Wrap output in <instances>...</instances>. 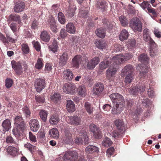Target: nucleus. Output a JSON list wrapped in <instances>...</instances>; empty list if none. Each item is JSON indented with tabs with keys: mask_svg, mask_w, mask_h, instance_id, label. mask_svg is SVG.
<instances>
[{
	"mask_svg": "<svg viewBox=\"0 0 161 161\" xmlns=\"http://www.w3.org/2000/svg\"><path fill=\"white\" fill-rule=\"evenodd\" d=\"M143 106L147 107L148 108H150L152 109L154 107V105L152 103V101L148 98H146L144 100L142 103Z\"/></svg>",
	"mask_w": 161,
	"mask_h": 161,
	"instance_id": "nucleus-34",
	"label": "nucleus"
},
{
	"mask_svg": "<svg viewBox=\"0 0 161 161\" xmlns=\"http://www.w3.org/2000/svg\"><path fill=\"white\" fill-rule=\"evenodd\" d=\"M114 123L118 130L123 131L124 129V125L123 122L121 120L116 119L115 120Z\"/></svg>",
	"mask_w": 161,
	"mask_h": 161,
	"instance_id": "nucleus-27",
	"label": "nucleus"
},
{
	"mask_svg": "<svg viewBox=\"0 0 161 161\" xmlns=\"http://www.w3.org/2000/svg\"><path fill=\"white\" fill-rule=\"evenodd\" d=\"M71 42V44L77 46L79 44L80 40L77 37H73L70 40Z\"/></svg>",
	"mask_w": 161,
	"mask_h": 161,
	"instance_id": "nucleus-53",
	"label": "nucleus"
},
{
	"mask_svg": "<svg viewBox=\"0 0 161 161\" xmlns=\"http://www.w3.org/2000/svg\"><path fill=\"white\" fill-rule=\"evenodd\" d=\"M112 142L110 139L107 137L105 138V139L102 142V145L105 147H108L111 145Z\"/></svg>",
	"mask_w": 161,
	"mask_h": 161,
	"instance_id": "nucleus-44",
	"label": "nucleus"
},
{
	"mask_svg": "<svg viewBox=\"0 0 161 161\" xmlns=\"http://www.w3.org/2000/svg\"><path fill=\"white\" fill-rule=\"evenodd\" d=\"M76 88L75 84L72 83H69L64 85L63 91L66 93L73 95L75 93Z\"/></svg>",
	"mask_w": 161,
	"mask_h": 161,
	"instance_id": "nucleus-6",
	"label": "nucleus"
},
{
	"mask_svg": "<svg viewBox=\"0 0 161 161\" xmlns=\"http://www.w3.org/2000/svg\"><path fill=\"white\" fill-rule=\"evenodd\" d=\"M96 33L97 36L102 38L104 37L106 34L105 30L102 28L97 29L96 31Z\"/></svg>",
	"mask_w": 161,
	"mask_h": 161,
	"instance_id": "nucleus-35",
	"label": "nucleus"
},
{
	"mask_svg": "<svg viewBox=\"0 0 161 161\" xmlns=\"http://www.w3.org/2000/svg\"><path fill=\"white\" fill-rule=\"evenodd\" d=\"M85 152L87 153H92L95 152L97 153L99 152L98 148L92 145H89L85 149Z\"/></svg>",
	"mask_w": 161,
	"mask_h": 161,
	"instance_id": "nucleus-25",
	"label": "nucleus"
},
{
	"mask_svg": "<svg viewBox=\"0 0 161 161\" xmlns=\"http://www.w3.org/2000/svg\"><path fill=\"white\" fill-rule=\"evenodd\" d=\"M64 160L66 161H75L78 158L77 153L75 151L66 152L63 156Z\"/></svg>",
	"mask_w": 161,
	"mask_h": 161,
	"instance_id": "nucleus-5",
	"label": "nucleus"
},
{
	"mask_svg": "<svg viewBox=\"0 0 161 161\" xmlns=\"http://www.w3.org/2000/svg\"><path fill=\"white\" fill-rule=\"evenodd\" d=\"M77 92L78 95L83 97L86 96L87 94L86 88L84 85L78 86L77 89Z\"/></svg>",
	"mask_w": 161,
	"mask_h": 161,
	"instance_id": "nucleus-22",
	"label": "nucleus"
},
{
	"mask_svg": "<svg viewBox=\"0 0 161 161\" xmlns=\"http://www.w3.org/2000/svg\"><path fill=\"white\" fill-rule=\"evenodd\" d=\"M59 118L58 115L54 114L52 115L50 119L49 122L53 125H56L59 121Z\"/></svg>",
	"mask_w": 161,
	"mask_h": 161,
	"instance_id": "nucleus-31",
	"label": "nucleus"
},
{
	"mask_svg": "<svg viewBox=\"0 0 161 161\" xmlns=\"http://www.w3.org/2000/svg\"><path fill=\"white\" fill-rule=\"evenodd\" d=\"M119 19L121 24L123 26H125L128 24V21L125 17L121 16Z\"/></svg>",
	"mask_w": 161,
	"mask_h": 161,
	"instance_id": "nucleus-51",
	"label": "nucleus"
},
{
	"mask_svg": "<svg viewBox=\"0 0 161 161\" xmlns=\"http://www.w3.org/2000/svg\"><path fill=\"white\" fill-rule=\"evenodd\" d=\"M58 18L59 22L61 24L65 23L66 19L64 14L61 12H59L58 15Z\"/></svg>",
	"mask_w": 161,
	"mask_h": 161,
	"instance_id": "nucleus-46",
	"label": "nucleus"
},
{
	"mask_svg": "<svg viewBox=\"0 0 161 161\" xmlns=\"http://www.w3.org/2000/svg\"><path fill=\"white\" fill-rule=\"evenodd\" d=\"M135 43L136 42L135 40H130L129 41L127 42L126 45L128 48L130 49L131 47H133L135 46Z\"/></svg>",
	"mask_w": 161,
	"mask_h": 161,
	"instance_id": "nucleus-60",
	"label": "nucleus"
},
{
	"mask_svg": "<svg viewBox=\"0 0 161 161\" xmlns=\"http://www.w3.org/2000/svg\"><path fill=\"white\" fill-rule=\"evenodd\" d=\"M83 140L85 143L87 142L88 141L87 132L84 130H82L79 133V136L76 137L75 140V142L77 144L82 143Z\"/></svg>",
	"mask_w": 161,
	"mask_h": 161,
	"instance_id": "nucleus-8",
	"label": "nucleus"
},
{
	"mask_svg": "<svg viewBox=\"0 0 161 161\" xmlns=\"http://www.w3.org/2000/svg\"><path fill=\"white\" fill-rule=\"evenodd\" d=\"M23 112L26 117L29 118L31 116V111L27 106H25L23 107Z\"/></svg>",
	"mask_w": 161,
	"mask_h": 161,
	"instance_id": "nucleus-50",
	"label": "nucleus"
},
{
	"mask_svg": "<svg viewBox=\"0 0 161 161\" xmlns=\"http://www.w3.org/2000/svg\"><path fill=\"white\" fill-rule=\"evenodd\" d=\"M120 104H118V106H114L112 110V113L113 114H119L121 112V107H119Z\"/></svg>",
	"mask_w": 161,
	"mask_h": 161,
	"instance_id": "nucleus-47",
	"label": "nucleus"
},
{
	"mask_svg": "<svg viewBox=\"0 0 161 161\" xmlns=\"http://www.w3.org/2000/svg\"><path fill=\"white\" fill-rule=\"evenodd\" d=\"M25 148L29 150L31 152L35 149V146L31 145L29 143H27L24 145Z\"/></svg>",
	"mask_w": 161,
	"mask_h": 161,
	"instance_id": "nucleus-62",
	"label": "nucleus"
},
{
	"mask_svg": "<svg viewBox=\"0 0 161 161\" xmlns=\"http://www.w3.org/2000/svg\"><path fill=\"white\" fill-rule=\"evenodd\" d=\"M13 80L10 79H7L5 80V86L7 88H9L11 87L13 84Z\"/></svg>",
	"mask_w": 161,
	"mask_h": 161,
	"instance_id": "nucleus-56",
	"label": "nucleus"
},
{
	"mask_svg": "<svg viewBox=\"0 0 161 161\" xmlns=\"http://www.w3.org/2000/svg\"><path fill=\"white\" fill-rule=\"evenodd\" d=\"M84 107L86 111L89 114H92L93 110V108L89 103L88 102H86Z\"/></svg>",
	"mask_w": 161,
	"mask_h": 161,
	"instance_id": "nucleus-36",
	"label": "nucleus"
},
{
	"mask_svg": "<svg viewBox=\"0 0 161 161\" xmlns=\"http://www.w3.org/2000/svg\"><path fill=\"white\" fill-rule=\"evenodd\" d=\"M133 70V66L130 64L127 65L122 69L121 75L122 77H124L126 75L132 74Z\"/></svg>",
	"mask_w": 161,
	"mask_h": 161,
	"instance_id": "nucleus-15",
	"label": "nucleus"
},
{
	"mask_svg": "<svg viewBox=\"0 0 161 161\" xmlns=\"http://www.w3.org/2000/svg\"><path fill=\"white\" fill-rule=\"evenodd\" d=\"M66 122L69 124L78 125H80L81 119L77 115L69 116L66 118Z\"/></svg>",
	"mask_w": 161,
	"mask_h": 161,
	"instance_id": "nucleus-7",
	"label": "nucleus"
},
{
	"mask_svg": "<svg viewBox=\"0 0 161 161\" xmlns=\"http://www.w3.org/2000/svg\"><path fill=\"white\" fill-rule=\"evenodd\" d=\"M104 88L103 85L101 83L95 84L93 87L92 93L94 94L99 95L103 92Z\"/></svg>",
	"mask_w": 161,
	"mask_h": 161,
	"instance_id": "nucleus-13",
	"label": "nucleus"
},
{
	"mask_svg": "<svg viewBox=\"0 0 161 161\" xmlns=\"http://www.w3.org/2000/svg\"><path fill=\"white\" fill-rule=\"evenodd\" d=\"M132 57L131 54H126L124 55L119 54L118 55L113 58L116 64H120L122 62L130 59Z\"/></svg>",
	"mask_w": 161,
	"mask_h": 161,
	"instance_id": "nucleus-4",
	"label": "nucleus"
},
{
	"mask_svg": "<svg viewBox=\"0 0 161 161\" xmlns=\"http://www.w3.org/2000/svg\"><path fill=\"white\" fill-rule=\"evenodd\" d=\"M133 78L132 74L127 75L125 77V81L126 83H130L133 80Z\"/></svg>",
	"mask_w": 161,
	"mask_h": 161,
	"instance_id": "nucleus-58",
	"label": "nucleus"
},
{
	"mask_svg": "<svg viewBox=\"0 0 161 161\" xmlns=\"http://www.w3.org/2000/svg\"><path fill=\"white\" fill-rule=\"evenodd\" d=\"M58 48L57 41L54 40L52 45L49 47V48L53 53H55L57 51Z\"/></svg>",
	"mask_w": 161,
	"mask_h": 161,
	"instance_id": "nucleus-38",
	"label": "nucleus"
},
{
	"mask_svg": "<svg viewBox=\"0 0 161 161\" xmlns=\"http://www.w3.org/2000/svg\"><path fill=\"white\" fill-rule=\"evenodd\" d=\"M49 134L50 136L53 139H57L59 137L58 131L56 128H53L50 130Z\"/></svg>",
	"mask_w": 161,
	"mask_h": 161,
	"instance_id": "nucleus-26",
	"label": "nucleus"
},
{
	"mask_svg": "<svg viewBox=\"0 0 161 161\" xmlns=\"http://www.w3.org/2000/svg\"><path fill=\"white\" fill-rule=\"evenodd\" d=\"M128 90L129 92L131 94L135 95L139 92H140V89L137 87H133L128 89Z\"/></svg>",
	"mask_w": 161,
	"mask_h": 161,
	"instance_id": "nucleus-48",
	"label": "nucleus"
},
{
	"mask_svg": "<svg viewBox=\"0 0 161 161\" xmlns=\"http://www.w3.org/2000/svg\"><path fill=\"white\" fill-rule=\"evenodd\" d=\"M88 14V12L86 10H81L79 13V15L80 17L86 18Z\"/></svg>",
	"mask_w": 161,
	"mask_h": 161,
	"instance_id": "nucleus-59",
	"label": "nucleus"
},
{
	"mask_svg": "<svg viewBox=\"0 0 161 161\" xmlns=\"http://www.w3.org/2000/svg\"><path fill=\"white\" fill-rule=\"evenodd\" d=\"M6 142L7 143L16 144V142L11 136H8L6 138Z\"/></svg>",
	"mask_w": 161,
	"mask_h": 161,
	"instance_id": "nucleus-61",
	"label": "nucleus"
},
{
	"mask_svg": "<svg viewBox=\"0 0 161 161\" xmlns=\"http://www.w3.org/2000/svg\"><path fill=\"white\" fill-rule=\"evenodd\" d=\"M13 133L16 138H18L20 136L21 132L20 130L17 128H15L13 129Z\"/></svg>",
	"mask_w": 161,
	"mask_h": 161,
	"instance_id": "nucleus-54",
	"label": "nucleus"
},
{
	"mask_svg": "<svg viewBox=\"0 0 161 161\" xmlns=\"http://www.w3.org/2000/svg\"><path fill=\"white\" fill-rule=\"evenodd\" d=\"M72 135L69 130H65L62 136L61 139L66 144H69L72 142Z\"/></svg>",
	"mask_w": 161,
	"mask_h": 161,
	"instance_id": "nucleus-11",
	"label": "nucleus"
},
{
	"mask_svg": "<svg viewBox=\"0 0 161 161\" xmlns=\"http://www.w3.org/2000/svg\"><path fill=\"white\" fill-rule=\"evenodd\" d=\"M14 121L15 124L21 129V130L25 128V125L21 117L16 116L14 119Z\"/></svg>",
	"mask_w": 161,
	"mask_h": 161,
	"instance_id": "nucleus-20",
	"label": "nucleus"
},
{
	"mask_svg": "<svg viewBox=\"0 0 161 161\" xmlns=\"http://www.w3.org/2000/svg\"><path fill=\"white\" fill-rule=\"evenodd\" d=\"M40 38L42 41L45 42H48L50 39V36L49 34L46 31H44L41 32Z\"/></svg>",
	"mask_w": 161,
	"mask_h": 161,
	"instance_id": "nucleus-28",
	"label": "nucleus"
},
{
	"mask_svg": "<svg viewBox=\"0 0 161 161\" xmlns=\"http://www.w3.org/2000/svg\"><path fill=\"white\" fill-rule=\"evenodd\" d=\"M66 30L68 32L75 34L76 31V28L72 23H69L66 25Z\"/></svg>",
	"mask_w": 161,
	"mask_h": 161,
	"instance_id": "nucleus-30",
	"label": "nucleus"
},
{
	"mask_svg": "<svg viewBox=\"0 0 161 161\" xmlns=\"http://www.w3.org/2000/svg\"><path fill=\"white\" fill-rule=\"evenodd\" d=\"M2 126L3 130L4 132L8 131L11 127L10 121L8 119L5 120L3 121Z\"/></svg>",
	"mask_w": 161,
	"mask_h": 161,
	"instance_id": "nucleus-21",
	"label": "nucleus"
},
{
	"mask_svg": "<svg viewBox=\"0 0 161 161\" xmlns=\"http://www.w3.org/2000/svg\"><path fill=\"white\" fill-rule=\"evenodd\" d=\"M142 74H146L148 72L147 65L149 63V58L146 53L142 54Z\"/></svg>",
	"mask_w": 161,
	"mask_h": 161,
	"instance_id": "nucleus-3",
	"label": "nucleus"
},
{
	"mask_svg": "<svg viewBox=\"0 0 161 161\" xmlns=\"http://www.w3.org/2000/svg\"><path fill=\"white\" fill-rule=\"evenodd\" d=\"M34 86L37 92H40L45 87V81L43 79H37L35 81Z\"/></svg>",
	"mask_w": 161,
	"mask_h": 161,
	"instance_id": "nucleus-12",
	"label": "nucleus"
},
{
	"mask_svg": "<svg viewBox=\"0 0 161 161\" xmlns=\"http://www.w3.org/2000/svg\"><path fill=\"white\" fill-rule=\"evenodd\" d=\"M128 36V32L125 30H124L120 33L119 36V38L121 41H123L127 39Z\"/></svg>",
	"mask_w": 161,
	"mask_h": 161,
	"instance_id": "nucleus-39",
	"label": "nucleus"
},
{
	"mask_svg": "<svg viewBox=\"0 0 161 161\" xmlns=\"http://www.w3.org/2000/svg\"><path fill=\"white\" fill-rule=\"evenodd\" d=\"M90 130L93 132V136L96 138H100L102 137L101 132L97 128L96 125L91 124L89 126Z\"/></svg>",
	"mask_w": 161,
	"mask_h": 161,
	"instance_id": "nucleus-14",
	"label": "nucleus"
},
{
	"mask_svg": "<svg viewBox=\"0 0 161 161\" xmlns=\"http://www.w3.org/2000/svg\"><path fill=\"white\" fill-rule=\"evenodd\" d=\"M143 38L145 41L148 42L149 45H152L154 46L155 44V42L151 38L149 35H144L143 36Z\"/></svg>",
	"mask_w": 161,
	"mask_h": 161,
	"instance_id": "nucleus-40",
	"label": "nucleus"
},
{
	"mask_svg": "<svg viewBox=\"0 0 161 161\" xmlns=\"http://www.w3.org/2000/svg\"><path fill=\"white\" fill-rule=\"evenodd\" d=\"M153 33L156 37L158 38L161 37V32L158 29L156 28H154Z\"/></svg>",
	"mask_w": 161,
	"mask_h": 161,
	"instance_id": "nucleus-64",
	"label": "nucleus"
},
{
	"mask_svg": "<svg viewBox=\"0 0 161 161\" xmlns=\"http://www.w3.org/2000/svg\"><path fill=\"white\" fill-rule=\"evenodd\" d=\"M7 149L8 152H9L11 155H13L16 154L18 151V150L17 148L12 146L8 147Z\"/></svg>",
	"mask_w": 161,
	"mask_h": 161,
	"instance_id": "nucleus-49",
	"label": "nucleus"
},
{
	"mask_svg": "<svg viewBox=\"0 0 161 161\" xmlns=\"http://www.w3.org/2000/svg\"><path fill=\"white\" fill-rule=\"evenodd\" d=\"M11 65L12 68L14 70L17 75H21L23 73V68L21 64L19 62H17L15 61H12Z\"/></svg>",
	"mask_w": 161,
	"mask_h": 161,
	"instance_id": "nucleus-10",
	"label": "nucleus"
},
{
	"mask_svg": "<svg viewBox=\"0 0 161 161\" xmlns=\"http://www.w3.org/2000/svg\"><path fill=\"white\" fill-rule=\"evenodd\" d=\"M110 64H111V65L106 72V77L110 81L113 80V77L117 71V64H115L114 61L113 60V58H108L107 60H105L101 62L99 65V68L103 70L106 68Z\"/></svg>",
	"mask_w": 161,
	"mask_h": 161,
	"instance_id": "nucleus-1",
	"label": "nucleus"
},
{
	"mask_svg": "<svg viewBox=\"0 0 161 161\" xmlns=\"http://www.w3.org/2000/svg\"><path fill=\"white\" fill-rule=\"evenodd\" d=\"M50 27L52 31L54 32H56L58 29L57 28L56 23L53 18H51L49 22Z\"/></svg>",
	"mask_w": 161,
	"mask_h": 161,
	"instance_id": "nucleus-32",
	"label": "nucleus"
},
{
	"mask_svg": "<svg viewBox=\"0 0 161 161\" xmlns=\"http://www.w3.org/2000/svg\"><path fill=\"white\" fill-rule=\"evenodd\" d=\"M95 43L96 47L99 49H103L105 48V43L103 41H100L96 40L95 41Z\"/></svg>",
	"mask_w": 161,
	"mask_h": 161,
	"instance_id": "nucleus-43",
	"label": "nucleus"
},
{
	"mask_svg": "<svg viewBox=\"0 0 161 161\" xmlns=\"http://www.w3.org/2000/svg\"><path fill=\"white\" fill-rule=\"evenodd\" d=\"M21 46L22 50L24 53L27 54L29 53V47L26 43H23L21 44Z\"/></svg>",
	"mask_w": 161,
	"mask_h": 161,
	"instance_id": "nucleus-52",
	"label": "nucleus"
},
{
	"mask_svg": "<svg viewBox=\"0 0 161 161\" xmlns=\"http://www.w3.org/2000/svg\"><path fill=\"white\" fill-rule=\"evenodd\" d=\"M68 59V55L67 53H63L62 55L60 56L59 58V62L60 65L63 66L65 65Z\"/></svg>",
	"mask_w": 161,
	"mask_h": 161,
	"instance_id": "nucleus-23",
	"label": "nucleus"
},
{
	"mask_svg": "<svg viewBox=\"0 0 161 161\" xmlns=\"http://www.w3.org/2000/svg\"><path fill=\"white\" fill-rule=\"evenodd\" d=\"M100 62L99 58L98 57H95L92 59L87 64V67L89 69H93Z\"/></svg>",
	"mask_w": 161,
	"mask_h": 161,
	"instance_id": "nucleus-16",
	"label": "nucleus"
},
{
	"mask_svg": "<svg viewBox=\"0 0 161 161\" xmlns=\"http://www.w3.org/2000/svg\"><path fill=\"white\" fill-rule=\"evenodd\" d=\"M43 59L41 58H39L37 60L36 63L35 65V67L36 69L40 70L41 69L43 66Z\"/></svg>",
	"mask_w": 161,
	"mask_h": 161,
	"instance_id": "nucleus-37",
	"label": "nucleus"
},
{
	"mask_svg": "<svg viewBox=\"0 0 161 161\" xmlns=\"http://www.w3.org/2000/svg\"><path fill=\"white\" fill-rule=\"evenodd\" d=\"M31 130L34 132H36L39 128V122L36 119H32L29 122Z\"/></svg>",
	"mask_w": 161,
	"mask_h": 161,
	"instance_id": "nucleus-18",
	"label": "nucleus"
},
{
	"mask_svg": "<svg viewBox=\"0 0 161 161\" xmlns=\"http://www.w3.org/2000/svg\"><path fill=\"white\" fill-rule=\"evenodd\" d=\"M48 114V113L44 110H41L40 112V117L43 122L46 121Z\"/></svg>",
	"mask_w": 161,
	"mask_h": 161,
	"instance_id": "nucleus-42",
	"label": "nucleus"
},
{
	"mask_svg": "<svg viewBox=\"0 0 161 161\" xmlns=\"http://www.w3.org/2000/svg\"><path fill=\"white\" fill-rule=\"evenodd\" d=\"M139 19L136 18L132 19L130 21V25L134 31H141V24Z\"/></svg>",
	"mask_w": 161,
	"mask_h": 161,
	"instance_id": "nucleus-9",
	"label": "nucleus"
},
{
	"mask_svg": "<svg viewBox=\"0 0 161 161\" xmlns=\"http://www.w3.org/2000/svg\"><path fill=\"white\" fill-rule=\"evenodd\" d=\"M82 60L81 56L80 55L75 56L72 59L71 65L73 67L77 68L81 64Z\"/></svg>",
	"mask_w": 161,
	"mask_h": 161,
	"instance_id": "nucleus-19",
	"label": "nucleus"
},
{
	"mask_svg": "<svg viewBox=\"0 0 161 161\" xmlns=\"http://www.w3.org/2000/svg\"><path fill=\"white\" fill-rule=\"evenodd\" d=\"M109 97L113 103V105L118 106V104L124 106L125 102L123 97L120 94L115 93L110 95Z\"/></svg>",
	"mask_w": 161,
	"mask_h": 161,
	"instance_id": "nucleus-2",
	"label": "nucleus"
},
{
	"mask_svg": "<svg viewBox=\"0 0 161 161\" xmlns=\"http://www.w3.org/2000/svg\"><path fill=\"white\" fill-rule=\"evenodd\" d=\"M9 19L10 20L15 21L18 22L19 24H21V22L20 18L18 15H11L9 16Z\"/></svg>",
	"mask_w": 161,
	"mask_h": 161,
	"instance_id": "nucleus-41",
	"label": "nucleus"
},
{
	"mask_svg": "<svg viewBox=\"0 0 161 161\" xmlns=\"http://www.w3.org/2000/svg\"><path fill=\"white\" fill-rule=\"evenodd\" d=\"M66 108L69 112H74L75 110V104L71 100H67L66 105Z\"/></svg>",
	"mask_w": 161,
	"mask_h": 161,
	"instance_id": "nucleus-24",
	"label": "nucleus"
},
{
	"mask_svg": "<svg viewBox=\"0 0 161 161\" xmlns=\"http://www.w3.org/2000/svg\"><path fill=\"white\" fill-rule=\"evenodd\" d=\"M61 96L58 93H55L53 96H51L50 98L53 102L58 103L61 100Z\"/></svg>",
	"mask_w": 161,
	"mask_h": 161,
	"instance_id": "nucleus-45",
	"label": "nucleus"
},
{
	"mask_svg": "<svg viewBox=\"0 0 161 161\" xmlns=\"http://www.w3.org/2000/svg\"><path fill=\"white\" fill-rule=\"evenodd\" d=\"M32 44L37 51L39 52L40 51L41 48V46L38 42L33 41L32 42Z\"/></svg>",
	"mask_w": 161,
	"mask_h": 161,
	"instance_id": "nucleus-57",
	"label": "nucleus"
},
{
	"mask_svg": "<svg viewBox=\"0 0 161 161\" xmlns=\"http://www.w3.org/2000/svg\"><path fill=\"white\" fill-rule=\"evenodd\" d=\"M74 14V10L73 8L71 7H69L68 9L67 10V14L70 17L73 16Z\"/></svg>",
	"mask_w": 161,
	"mask_h": 161,
	"instance_id": "nucleus-63",
	"label": "nucleus"
},
{
	"mask_svg": "<svg viewBox=\"0 0 161 161\" xmlns=\"http://www.w3.org/2000/svg\"><path fill=\"white\" fill-rule=\"evenodd\" d=\"M156 47V44L155 43V45L154 46L149 45V51L150 52V56L152 57H154L155 56L157 53V50Z\"/></svg>",
	"mask_w": 161,
	"mask_h": 161,
	"instance_id": "nucleus-33",
	"label": "nucleus"
},
{
	"mask_svg": "<svg viewBox=\"0 0 161 161\" xmlns=\"http://www.w3.org/2000/svg\"><path fill=\"white\" fill-rule=\"evenodd\" d=\"M24 8V3L20 2L15 5L14 8V10L15 12L19 13L22 11Z\"/></svg>",
	"mask_w": 161,
	"mask_h": 161,
	"instance_id": "nucleus-29",
	"label": "nucleus"
},
{
	"mask_svg": "<svg viewBox=\"0 0 161 161\" xmlns=\"http://www.w3.org/2000/svg\"><path fill=\"white\" fill-rule=\"evenodd\" d=\"M63 75L64 78L67 81H71L74 77V75L72 71L69 69L64 70Z\"/></svg>",
	"mask_w": 161,
	"mask_h": 161,
	"instance_id": "nucleus-17",
	"label": "nucleus"
},
{
	"mask_svg": "<svg viewBox=\"0 0 161 161\" xmlns=\"http://www.w3.org/2000/svg\"><path fill=\"white\" fill-rule=\"evenodd\" d=\"M123 131L121 130H118L114 131L113 133V137L116 139L119 137L123 133Z\"/></svg>",
	"mask_w": 161,
	"mask_h": 161,
	"instance_id": "nucleus-55",
	"label": "nucleus"
}]
</instances>
